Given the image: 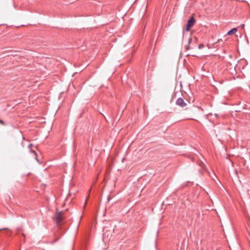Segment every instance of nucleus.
Wrapping results in <instances>:
<instances>
[{"label": "nucleus", "mask_w": 250, "mask_h": 250, "mask_svg": "<svg viewBox=\"0 0 250 250\" xmlns=\"http://www.w3.org/2000/svg\"><path fill=\"white\" fill-rule=\"evenodd\" d=\"M195 23V20L194 18L193 17H190L187 22L186 30L188 31L194 25Z\"/></svg>", "instance_id": "1"}, {"label": "nucleus", "mask_w": 250, "mask_h": 250, "mask_svg": "<svg viewBox=\"0 0 250 250\" xmlns=\"http://www.w3.org/2000/svg\"><path fill=\"white\" fill-rule=\"evenodd\" d=\"M176 105L181 107H184L187 105V103L184 101V99L182 98H179L176 102Z\"/></svg>", "instance_id": "2"}, {"label": "nucleus", "mask_w": 250, "mask_h": 250, "mask_svg": "<svg viewBox=\"0 0 250 250\" xmlns=\"http://www.w3.org/2000/svg\"><path fill=\"white\" fill-rule=\"evenodd\" d=\"M62 212L59 211L56 213V223L59 225L62 220Z\"/></svg>", "instance_id": "3"}, {"label": "nucleus", "mask_w": 250, "mask_h": 250, "mask_svg": "<svg viewBox=\"0 0 250 250\" xmlns=\"http://www.w3.org/2000/svg\"><path fill=\"white\" fill-rule=\"evenodd\" d=\"M237 31V29L236 28H233L230 30H229L227 35H230L235 34Z\"/></svg>", "instance_id": "4"}, {"label": "nucleus", "mask_w": 250, "mask_h": 250, "mask_svg": "<svg viewBox=\"0 0 250 250\" xmlns=\"http://www.w3.org/2000/svg\"><path fill=\"white\" fill-rule=\"evenodd\" d=\"M59 240V238H55L53 241H50V242H47V244H51V245H53L54 244L55 242H56L57 241H58Z\"/></svg>", "instance_id": "5"}, {"label": "nucleus", "mask_w": 250, "mask_h": 250, "mask_svg": "<svg viewBox=\"0 0 250 250\" xmlns=\"http://www.w3.org/2000/svg\"><path fill=\"white\" fill-rule=\"evenodd\" d=\"M191 41H192V39L191 38H189L188 41V44L187 45V49H189V48H190V47H189V44L191 43Z\"/></svg>", "instance_id": "6"}, {"label": "nucleus", "mask_w": 250, "mask_h": 250, "mask_svg": "<svg viewBox=\"0 0 250 250\" xmlns=\"http://www.w3.org/2000/svg\"><path fill=\"white\" fill-rule=\"evenodd\" d=\"M204 47V45L203 44H200L198 46L199 49H202Z\"/></svg>", "instance_id": "7"}, {"label": "nucleus", "mask_w": 250, "mask_h": 250, "mask_svg": "<svg viewBox=\"0 0 250 250\" xmlns=\"http://www.w3.org/2000/svg\"><path fill=\"white\" fill-rule=\"evenodd\" d=\"M31 152H32V153H33L34 154V155L35 156L36 158H37V154H36V153L35 151H34V150H31Z\"/></svg>", "instance_id": "8"}, {"label": "nucleus", "mask_w": 250, "mask_h": 250, "mask_svg": "<svg viewBox=\"0 0 250 250\" xmlns=\"http://www.w3.org/2000/svg\"><path fill=\"white\" fill-rule=\"evenodd\" d=\"M0 124L2 125H5L4 122L2 120H0Z\"/></svg>", "instance_id": "9"}, {"label": "nucleus", "mask_w": 250, "mask_h": 250, "mask_svg": "<svg viewBox=\"0 0 250 250\" xmlns=\"http://www.w3.org/2000/svg\"><path fill=\"white\" fill-rule=\"evenodd\" d=\"M32 144H30V145H29V146H28V147H29V148H31V147H32Z\"/></svg>", "instance_id": "10"}, {"label": "nucleus", "mask_w": 250, "mask_h": 250, "mask_svg": "<svg viewBox=\"0 0 250 250\" xmlns=\"http://www.w3.org/2000/svg\"><path fill=\"white\" fill-rule=\"evenodd\" d=\"M22 235L23 236L25 237V234H24L22 233Z\"/></svg>", "instance_id": "11"}, {"label": "nucleus", "mask_w": 250, "mask_h": 250, "mask_svg": "<svg viewBox=\"0 0 250 250\" xmlns=\"http://www.w3.org/2000/svg\"><path fill=\"white\" fill-rule=\"evenodd\" d=\"M241 26H242V27H244V24H242Z\"/></svg>", "instance_id": "12"}, {"label": "nucleus", "mask_w": 250, "mask_h": 250, "mask_svg": "<svg viewBox=\"0 0 250 250\" xmlns=\"http://www.w3.org/2000/svg\"><path fill=\"white\" fill-rule=\"evenodd\" d=\"M188 119H189V120H193V119H192V118H189Z\"/></svg>", "instance_id": "13"}, {"label": "nucleus", "mask_w": 250, "mask_h": 250, "mask_svg": "<svg viewBox=\"0 0 250 250\" xmlns=\"http://www.w3.org/2000/svg\"><path fill=\"white\" fill-rule=\"evenodd\" d=\"M220 42V40H218L217 41V42Z\"/></svg>", "instance_id": "14"}]
</instances>
